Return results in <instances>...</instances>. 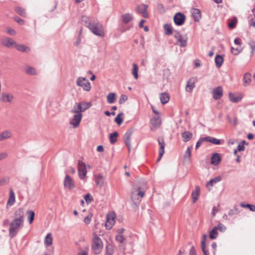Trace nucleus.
Instances as JSON below:
<instances>
[{
  "instance_id": "1",
  "label": "nucleus",
  "mask_w": 255,
  "mask_h": 255,
  "mask_svg": "<svg viewBox=\"0 0 255 255\" xmlns=\"http://www.w3.org/2000/svg\"><path fill=\"white\" fill-rule=\"evenodd\" d=\"M88 28L95 35L104 37L105 36V31L104 27L102 24L99 22L97 20H95L92 23H89Z\"/></svg>"
},
{
  "instance_id": "2",
  "label": "nucleus",
  "mask_w": 255,
  "mask_h": 255,
  "mask_svg": "<svg viewBox=\"0 0 255 255\" xmlns=\"http://www.w3.org/2000/svg\"><path fill=\"white\" fill-rule=\"evenodd\" d=\"M94 238L92 240L91 250L96 255L100 254L103 247V242L96 233H93Z\"/></svg>"
},
{
  "instance_id": "3",
  "label": "nucleus",
  "mask_w": 255,
  "mask_h": 255,
  "mask_svg": "<svg viewBox=\"0 0 255 255\" xmlns=\"http://www.w3.org/2000/svg\"><path fill=\"white\" fill-rule=\"evenodd\" d=\"M23 226V221H21L19 219H14L9 224V236L10 238L14 237Z\"/></svg>"
},
{
  "instance_id": "4",
  "label": "nucleus",
  "mask_w": 255,
  "mask_h": 255,
  "mask_svg": "<svg viewBox=\"0 0 255 255\" xmlns=\"http://www.w3.org/2000/svg\"><path fill=\"white\" fill-rule=\"evenodd\" d=\"M174 37L176 39V44L180 47H185L187 44V37L183 36L179 31H175Z\"/></svg>"
},
{
  "instance_id": "5",
  "label": "nucleus",
  "mask_w": 255,
  "mask_h": 255,
  "mask_svg": "<svg viewBox=\"0 0 255 255\" xmlns=\"http://www.w3.org/2000/svg\"><path fill=\"white\" fill-rule=\"evenodd\" d=\"M186 19L185 15L180 12H177L173 16V21L175 25L177 26L182 25Z\"/></svg>"
},
{
  "instance_id": "6",
  "label": "nucleus",
  "mask_w": 255,
  "mask_h": 255,
  "mask_svg": "<svg viewBox=\"0 0 255 255\" xmlns=\"http://www.w3.org/2000/svg\"><path fill=\"white\" fill-rule=\"evenodd\" d=\"M134 129L133 128H129L125 133L124 136L125 144L128 147L129 151H130L131 147L130 137L134 131Z\"/></svg>"
},
{
  "instance_id": "7",
  "label": "nucleus",
  "mask_w": 255,
  "mask_h": 255,
  "mask_svg": "<svg viewBox=\"0 0 255 255\" xmlns=\"http://www.w3.org/2000/svg\"><path fill=\"white\" fill-rule=\"evenodd\" d=\"M78 175L79 178L83 180L85 178L87 171L85 163L81 160L78 161Z\"/></svg>"
},
{
  "instance_id": "8",
  "label": "nucleus",
  "mask_w": 255,
  "mask_h": 255,
  "mask_svg": "<svg viewBox=\"0 0 255 255\" xmlns=\"http://www.w3.org/2000/svg\"><path fill=\"white\" fill-rule=\"evenodd\" d=\"M0 43L4 47L11 48L14 47L16 42L12 38L5 36L0 39Z\"/></svg>"
},
{
  "instance_id": "9",
  "label": "nucleus",
  "mask_w": 255,
  "mask_h": 255,
  "mask_svg": "<svg viewBox=\"0 0 255 255\" xmlns=\"http://www.w3.org/2000/svg\"><path fill=\"white\" fill-rule=\"evenodd\" d=\"M146 185L145 184L143 185V187L135 185L132 188L131 192L134 193H135V194L138 197L139 199H142L145 194V190L144 188H146Z\"/></svg>"
},
{
  "instance_id": "10",
  "label": "nucleus",
  "mask_w": 255,
  "mask_h": 255,
  "mask_svg": "<svg viewBox=\"0 0 255 255\" xmlns=\"http://www.w3.org/2000/svg\"><path fill=\"white\" fill-rule=\"evenodd\" d=\"M157 141L160 146L159 149V156L158 159H157V161L158 162L161 159L162 156H163L164 153V148L165 146V143L164 142V138L162 136H160L158 137Z\"/></svg>"
},
{
  "instance_id": "11",
  "label": "nucleus",
  "mask_w": 255,
  "mask_h": 255,
  "mask_svg": "<svg viewBox=\"0 0 255 255\" xmlns=\"http://www.w3.org/2000/svg\"><path fill=\"white\" fill-rule=\"evenodd\" d=\"M148 5L145 4H142L136 6L135 11L137 13L142 14V15L144 18H148L149 14L147 12V8Z\"/></svg>"
},
{
  "instance_id": "12",
  "label": "nucleus",
  "mask_w": 255,
  "mask_h": 255,
  "mask_svg": "<svg viewBox=\"0 0 255 255\" xmlns=\"http://www.w3.org/2000/svg\"><path fill=\"white\" fill-rule=\"evenodd\" d=\"M107 221L105 223V227L106 229L110 230L112 229L113 226L115 223L116 216L114 214H107L106 216Z\"/></svg>"
},
{
  "instance_id": "13",
  "label": "nucleus",
  "mask_w": 255,
  "mask_h": 255,
  "mask_svg": "<svg viewBox=\"0 0 255 255\" xmlns=\"http://www.w3.org/2000/svg\"><path fill=\"white\" fill-rule=\"evenodd\" d=\"M130 198L132 201V203L131 204L132 207L135 211L138 210L141 199H139L135 193H134L132 192L131 193Z\"/></svg>"
},
{
  "instance_id": "14",
  "label": "nucleus",
  "mask_w": 255,
  "mask_h": 255,
  "mask_svg": "<svg viewBox=\"0 0 255 255\" xmlns=\"http://www.w3.org/2000/svg\"><path fill=\"white\" fill-rule=\"evenodd\" d=\"M82 118V114L80 113H77V114H75L71 120L70 124L72 125L74 128H77L80 125Z\"/></svg>"
},
{
  "instance_id": "15",
  "label": "nucleus",
  "mask_w": 255,
  "mask_h": 255,
  "mask_svg": "<svg viewBox=\"0 0 255 255\" xmlns=\"http://www.w3.org/2000/svg\"><path fill=\"white\" fill-rule=\"evenodd\" d=\"M228 96L230 101L234 103L239 102L243 98V94L239 93L234 94L232 92H230Z\"/></svg>"
},
{
  "instance_id": "16",
  "label": "nucleus",
  "mask_w": 255,
  "mask_h": 255,
  "mask_svg": "<svg viewBox=\"0 0 255 255\" xmlns=\"http://www.w3.org/2000/svg\"><path fill=\"white\" fill-rule=\"evenodd\" d=\"M64 186L70 190L75 187V184L72 177L68 174H66L65 176L64 180Z\"/></svg>"
},
{
  "instance_id": "17",
  "label": "nucleus",
  "mask_w": 255,
  "mask_h": 255,
  "mask_svg": "<svg viewBox=\"0 0 255 255\" xmlns=\"http://www.w3.org/2000/svg\"><path fill=\"white\" fill-rule=\"evenodd\" d=\"M223 95V89L221 86H218L213 89V97L214 100H217L221 99Z\"/></svg>"
},
{
  "instance_id": "18",
  "label": "nucleus",
  "mask_w": 255,
  "mask_h": 255,
  "mask_svg": "<svg viewBox=\"0 0 255 255\" xmlns=\"http://www.w3.org/2000/svg\"><path fill=\"white\" fill-rule=\"evenodd\" d=\"M190 11L194 20L195 22L199 21L201 18V13L200 10L198 8H193L191 9Z\"/></svg>"
},
{
  "instance_id": "19",
  "label": "nucleus",
  "mask_w": 255,
  "mask_h": 255,
  "mask_svg": "<svg viewBox=\"0 0 255 255\" xmlns=\"http://www.w3.org/2000/svg\"><path fill=\"white\" fill-rule=\"evenodd\" d=\"M77 85L82 87L83 90L86 91H89L91 88L89 81H77Z\"/></svg>"
},
{
  "instance_id": "20",
  "label": "nucleus",
  "mask_w": 255,
  "mask_h": 255,
  "mask_svg": "<svg viewBox=\"0 0 255 255\" xmlns=\"http://www.w3.org/2000/svg\"><path fill=\"white\" fill-rule=\"evenodd\" d=\"M221 161V157L219 153H214L211 158V163L213 165H218Z\"/></svg>"
},
{
  "instance_id": "21",
  "label": "nucleus",
  "mask_w": 255,
  "mask_h": 255,
  "mask_svg": "<svg viewBox=\"0 0 255 255\" xmlns=\"http://www.w3.org/2000/svg\"><path fill=\"white\" fill-rule=\"evenodd\" d=\"M200 189L198 186L195 187L194 191H193L191 194L192 197V202L195 203L198 199V197L200 195Z\"/></svg>"
},
{
  "instance_id": "22",
  "label": "nucleus",
  "mask_w": 255,
  "mask_h": 255,
  "mask_svg": "<svg viewBox=\"0 0 255 255\" xmlns=\"http://www.w3.org/2000/svg\"><path fill=\"white\" fill-rule=\"evenodd\" d=\"M181 136L184 142H186L191 140L193 137V133L189 131H185L181 133Z\"/></svg>"
},
{
  "instance_id": "23",
  "label": "nucleus",
  "mask_w": 255,
  "mask_h": 255,
  "mask_svg": "<svg viewBox=\"0 0 255 255\" xmlns=\"http://www.w3.org/2000/svg\"><path fill=\"white\" fill-rule=\"evenodd\" d=\"M203 139L204 140H206L207 142H210L215 145H220L222 143L220 139L211 136H206L204 137Z\"/></svg>"
},
{
  "instance_id": "24",
  "label": "nucleus",
  "mask_w": 255,
  "mask_h": 255,
  "mask_svg": "<svg viewBox=\"0 0 255 255\" xmlns=\"http://www.w3.org/2000/svg\"><path fill=\"white\" fill-rule=\"evenodd\" d=\"M14 47L19 51L21 52H28L30 51V48L23 44H18L16 42Z\"/></svg>"
},
{
  "instance_id": "25",
  "label": "nucleus",
  "mask_w": 255,
  "mask_h": 255,
  "mask_svg": "<svg viewBox=\"0 0 255 255\" xmlns=\"http://www.w3.org/2000/svg\"><path fill=\"white\" fill-rule=\"evenodd\" d=\"M16 218L14 219H19L24 222V213L23 208H19L14 213Z\"/></svg>"
},
{
  "instance_id": "26",
  "label": "nucleus",
  "mask_w": 255,
  "mask_h": 255,
  "mask_svg": "<svg viewBox=\"0 0 255 255\" xmlns=\"http://www.w3.org/2000/svg\"><path fill=\"white\" fill-rule=\"evenodd\" d=\"M15 202V194L13 189H9V196L7 201V205H12Z\"/></svg>"
},
{
  "instance_id": "27",
  "label": "nucleus",
  "mask_w": 255,
  "mask_h": 255,
  "mask_svg": "<svg viewBox=\"0 0 255 255\" xmlns=\"http://www.w3.org/2000/svg\"><path fill=\"white\" fill-rule=\"evenodd\" d=\"M95 20V19L90 18L86 15H83L81 17V22L82 24H84L88 28L89 27V23H92Z\"/></svg>"
},
{
  "instance_id": "28",
  "label": "nucleus",
  "mask_w": 255,
  "mask_h": 255,
  "mask_svg": "<svg viewBox=\"0 0 255 255\" xmlns=\"http://www.w3.org/2000/svg\"><path fill=\"white\" fill-rule=\"evenodd\" d=\"M193 147L192 146H188L187 148L186 151L184 155V162H189L191 159V150Z\"/></svg>"
},
{
  "instance_id": "29",
  "label": "nucleus",
  "mask_w": 255,
  "mask_h": 255,
  "mask_svg": "<svg viewBox=\"0 0 255 255\" xmlns=\"http://www.w3.org/2000/svg\"><path fill=\"white\" fill-rule=\"evenodd\" d=\"M169 95L167 93H162L160 94L161 103L164 105L167 103L169 100Z\"/></svg>"
},
{
  "instance_id": "30",
  "label": "nucleus",
  "mask_w": 255,
  "mask_h": 255,
  "mask_svg": "<svg viewBox=\"0 0 255 255\" xmlns=\"http://www.w3.org/2000/svg\"><path fill=\"white\" fill-rule=\"evenodd\" d=\"M13 98V97L11 94L2 93L0 97V100L3 102H10Z\"/></svg>"
},
{
  "instance_id": "31",
  "label": "nucleus",
  "mask_w": 255,
  "mask_h": 255,
  "mask_svg": "<svg viewBox=\"0 0 255 255\" xmlns=\"http://www.w3.org/2000/svg\"><path fill=\"white\" fill-rule=\"evenodd\" d=\"M117 99L116 94L114 93H109L107 97V102L109 104H113L115 102Z\"/></svg>"
},
{
  "instance_id": "32",
  "label": "nucleus",
  "mask_w": 255,
  "mask_h": 255,
  "mask_svg": "<svg viewBox=\"0 0 255 255\" xmlns=\"http://www.w3.org/2000/svg\"><path fill=\"white\" fill-rule=\"evenodd\" d=\"M215 61L217 67H220L223 64L224 61L223 57L220 55L217 54L215 57Z\"/></svg>"
},
{
  "instance_id": "33",
  "label": "nucleus",
  "mask_w": 255,
  "mask_h": 255,
  "mask_svg": "<svg viewBox=\"0 0 255 255\" xmlns=\"http://www.w3.org/2000/svg\"><path fill=\"white\" fill-rule=\"evenodd\" d=\"M150 123L152 126L157 128L159 127L161 125V120L159 119L158 115L157 117L152 118L150 121Z\"/></svg>"
},
{
  "instance_id": "34",
  "label": "nucleus",
  "mask_w": 255,
  "mask_h": 255,
  "mask_svg": "<svg viewBox=\"0 0 255 255\" xmlns=\"http://www.w3.org/2000/svg\"><path fill=\"white\" fill-rule=\"evenodd\" d=\"M95 182L97 186L101 187L104 182V178L102 175H99L95 176Z\"/></svg>"
},
{
  "instance_id": "35",
  "label": "nucleus",
  "mask_w": 255,
  "mask_h": 255,
  "mask_svg": "<svg viewBox=\"0 0 255 255\" xmlns=\"http://www.w3.org/2000/svg\"><path fill=\"white\" fill-rule=\"evenodd\" d=\"M122 21L127 24L133 19V17L130 13H125L122 16Z\"/></svg>"
},
{
  "instance_id": "36",
  "label": "nucleus",
  "mask_w": 255,
  "mask_h": 255,
  "mask_svg": "<svg viewBox=\"0 0 255 255\" xmlns=\"http://www.w3.org/2000/svg\"><path fill=\"white\" fill-rule=\"evenodd\" d=\"M119 136V133L117 131H114L110 134L109 138L111 144H114L117 141V137Z\"/></svg>"
},
{
  "instance_id": "37",
  "label": "nucleus",
  "mask_w": 255,
  "mask_h": 255,
  "mask_svg": "<svg viewBox=\"0 0 255 255\" xmlns=\"http://www.w3.org/2000/svg\"><path fill=\"white\" fill-rule=\"evenodd\" d=\"M27 218L30 224H32L34 221L35 217V213L33 210H28L26 212Z\"/></svg>"
},
{
  "instance_id": "38",
  "label": "nucleus",
  "mask_w": 255,
  "mask_h": 255,
  "mask_svg": "<svg viewBox=\"0 0 255 255\" xmlns=\"http://www.w3.org/2000/svg\"><path fill=\"white\" fill-rule=\"evenodd\" d=\"M79 104H81L82 113L88 110L92 106V103L91 102L83 101L79 102Z\"/></svg>"
},
{
  "instance_id": "39",
  "label": "nucleus",
  "mask_w": 255,
  "mask_h": 255,
  "mask_svg": "<svg viewBox=\"0 0 255 255\" xmlns=\"http://www.w3.org/2000/svg\"><path fill=\"white\" fill-rule=\"evenodd\" d=\"M218 233L217 227H214L213 229L209 232V238L211 240H214L218 237Z\"/></svg>"
},
{
  "instance_id": "40",
  "label": "nucleus",
  "mask_w": 255,
  "mask_h": 255,
  "mask_svg": "<svg viewBox=\"0 0 255 255\" xmlns=\"http://www.w3.org/2000/svg\"><path fill=\"white\" fill-rule=\"evenodd\" d=\"M221 180V177L220 176H218L215 177L214 178L211 179L207 183H206V186H213L214 183H216Z\"/></svg>"
},
{
  "instance_id": "41",
  "label": "nucleus",
  "mask_w": 255,
  "mask_h": 255,
  "mask_svg": "<svg viewBox=\"0 0 255 255\" xmlns=\"http://www.w3.org/2000/svg\"><path fill=\"white\" fill-rule=\"evenodd\" d=\"M15 11L16 12V13H17L19 15L22 17H25L26 16V12L25 11V9L21 7H15Z\"/></svg>"
},
{
  "instance_id": "42",
  "label": "nucleus",
  "mask_w": 255,
  "mask_h": 255,
  "mask_svg": "<svg viewBox=\"0 0 255 255\" xmlns=\"http://www.w3.org/2000/svg\"><path fill=\"white\" fill-rule=\"evenodd\" d=\"M195 87V83L194 81H187L186 86V90L187 92H191Z\"/></svg>"
},
{
  "instance_id": "43",
  "label": "nucleus",
  "mask_w": 255,
  "mask_h": 255,
  "mask_svg": "<svg viewBox=\"0 0 255 255\" xmlns=\"http://www.w3.org/2000/svg\"><path fill=\"white\" fill-rule=\"evenodd\" d=\"M114 248L112 244H108L106 247V255H113L114 254Z\"/></svg>"
},
{
  "instance_id": "44",
  "label": "nucleus",
  "mask_w": 255,
  "mask_h": 255,
  "mask_svg": "<svg viewBox=\"0 0 255 255\" xmlns=\"http://www.w3.org/2000/svg\"><path fill=\"white\" fill-rule=\"evenodd\" d=\"M71 112L76 114L79 113H82L81 104H79V103H76L75 105L74 106L73 108L71 110Z\"/></svg>"
},
{
  "instance_id": "45",
  "label": "nucleus",
  "mask_w": 255,
  "mask_h": 255,
  "mask_svg": "<svg viewBox=\"0 0 255 255\" xmlns=\"http://www.w3.org/2000/svg\"><path fill=\"white\" fill-rule=\"evenodd\" d=\"M164 28L165 30V34L167 35H170L172 34L173 31L172 27L171 25L167 23L165 24L164 25Z\"/></svg>"
},
{
  "instance_id": "46",
  "label": "nucleus",
  "mask_w": 255,
  "mask_h": 255,
  "mask_svg": "<svg viewBox=\"0 0 255 255\" xmlns=\"http://www.w3.org/2000/svg\"><path fill=\"white\" fill-rule=\"evenodd\" d=\"M25 71L28 75H34L37 74L35 69L31 66H26Z\"/></svg>"
},
{
  "instance_id": "47",
  "label": "nucleus",
  "mask_w": 255,
  "mask_h": 255,
  "mask_svg": "<svg viewBox=\"0 0 255 255\" xmlns=\"http://www.w3.org/2000/svg\"><path fill=\"white\" fill-rule=\"evenodd\" d=\"M11 136V132L9 131L5 130L0 134V141L9 138Z\"/></svg>"
},
{
  "instance_id": "48",
  "label": "nucleus",
  "mask_w": 255,
  "mask_h": 255,
  "mask_svg": "<svg viewBox=\"0 0 255 255\" xmlns=\"http://www.w3.org/2000/svg\"><path fill=\"white\" fill-rule=\"evenodd\" d=\"M44 243L46 246H50L52 244V238L50 233L48 234L45 238Z\"/></svg>"
},
{
  "instance_id": "49",
  "label": "nucleus",
  "mask_w": 255,
  "mask_h": 255,
  "mask_svg": "<svg viewBox=\"0 0 255 255\" xmlns=\"http://www.w3.org/2000/svg\"><path fill=\"white\" fill-rule=\"evenodd\" d=\"M124 115L123 113L119 114L115 119V122L118 126H120L123 122V118L122 116Z\"/></svg>"
},
{
  "instance_id": "50",
  "label": "nucleus",
  "mask_w": 255,
  "mask_h": 255,
  "mask_svg": "<svg viewBox=\"0 0 255 255\" xmlns=\"http://www.w3.org/2000/svg\"><path fill=\"white\" fill-rule=\"evenodd\" d=\"M138 67L137 65L135 63H133V69L132 70V74L133 75V77L135 79H137L138 77Z\"/></svg>"
},
{
  "instance_id": "51",
  "label": "nucleus",
  "mask_w": 255,
  "mask_h": 255,
  "mask_svg": "<svg viewBox=\"0 0 255 255\" xmlns=\"http://www.w3.org/2000/svg\"><path fill=\"white\" fill-rule=\"evenodd\" d=\"M239 213V211L237 206H234V208L231 209L229 212V216L237 215Z\"/></svg>"
},
{
  "instance_id": "52",
  "label": "nucleus",
  "mask_w": 255,
  "mask_h": 255,
  "mask_svg": "<svg viewBox=\"0 0 255 255\" xmlns=\"http://www.w3.org/2000/svg\"><path fill=\"white\" fill-rule=\"evenodd\" d=\"M87 74L88 75H91V77H79L77 80H87V78H89L90 80H95L96 79V76L92 73V72L91 71H88Z\"/></svg>"
},
{
  "instance_id": "53",
  "label": "nucleus",
  "mask_w": 255,
  "mask_h": 255,
  "mask_svg": "<svg viewBox=\"0 0 255 255\" xmlns=\"http://www.w3.org/2000/svg\"><path fill=\"white\" fill-rule=\"evenodd\" d=\"M156 8L157 10L160 13H163L165 12V9L164 5L162 3H157Z\"/></svg>"
},
{
  "instance_id": "54",
  "label": "nucleus",
  "mask_w": 255,
  "mask_h": 255,
  "mask_svg": "<svg viewBox=\"0 0 255 255\" xmlns=\"http://www.w3.org/2000/svg\"><path fill=\"white\" fill-rule=\"evenodd\" d=\"M115 239L117 241L119 242L121 244H123L124 241H125V238L123 235H117L115 237Z\"/></svg>"
},
{
  "instance_id": "55",
  "label": "nucleus",
  "mask_w": 255,
  "mask_h": 255,
  "mask_svg": "<svg viewBox=\"0 0 255 255\" xmlns=\"http://www.w3.org/2000/svg\"><path fill=\"white\" fill-rule=\"evenodd\" d=\"M84 199L85 200L86 203L89 204L93 201V198L90 193H88L84 196Z\"/></svg>"
},
{
  "instance_id": "56",
  "label": "nucleus",
  "mask_w": 255,
  "mask_h": 255,
  "mask_svg": "<svg viewBox=\"0 0 255 255\" xmlns=\"http://www.w3.org/2000/svg\"><path fill=\"white\" fill-rule=\"evenodd\" d=\"M128 100V96L126 95H122L119 100V104L121 105Z\"/></svg>"
},
{
  "instance_id": "57",
  "label": "nucleus",
  "mask_w": 255,
  "mask_h": 255,
  "mask_svg": "<svg viewBox=\"0 0 255 255\" xmlns=\"http://www.w3.org/2000/svg\"><path fill=\"white\" fill-rule=\"evenodd\" d=\"M217 230H219L221 232H224L226 230V227L222 223H219L217 226Z\"/></svg>"
},
{
  "instance_id": "58",
  "label": "nucleus",
  "mask_w": 255,
  "mask_h": 255,
  "mask_svg": "<svg viewBox=\"0 0 255 255\" xmlns=\"http://www.w3.org/2000/svg\"><path fill=\"white\" fill-rule=\"evenodd\" d=\"M237 22V20L236 18H235V19H233L232 21L229 22V23L228 24L229 27L230 28H232V29L236 27Z\"/></svg>"
},
{
  "instance_id": "59",
  "label": "nucleus",
  "mask_w": 255,
  "mask_h": 255,
  "mask_svg": "<svg viewBox=\"0 0 255 255\" xmlns=\"http://www.w3.org/2000/svg\"><path fill=\"white\" fill-rule=\"evenodd\" d=\"M9 178L8 177H4L0 180V185H4L8 183Z\"/></svg>"
},
{
  "instance_id": "60",
  "label": "nucleus",
  "mask_w": 255,
  "mask_h": 255,
  "mask_svg": "<svg viewBox=\"0 0 255 255\" xmlns=\"http://www.w3.org/2000/svg\"><path fill=\"white\" fill-rule=\"evenodd\" d=\"M203 138H204V137H201L197 141V142H196V146H195L196 149H197L201 146V144L202 142L207 141L206 140H204V139Z\"/></svg>"
},
{
  "instance_id": "61",
  "label": "nucleus",
  "mask_w": 255,
  "mask_h": 255,
  "mask_svg": "<svg viewBox=\"0 0 255 255\" xmlns=\"http://www.w3.org/2000/svg\"><path fill=\"white\" fill-rule=\"evenodd\" d=\"M241 52V49L239 48H234L233 47H231V52L234 55H238Z\"/></svg>"
},
{
  "instance_id": "62",
  "label": "nucleus",
  "mask_w": 255,
  "mask_h": 255,
  "mask_svg": "<svg viewBox=\"0 0 255 255\" xmlns=\"http://www.w3.org/2000/svg\"><path fill=\"white\" fill-rule=\"evenodd\" d=\"M14 19L20 25H23L24 23V21L18 17H15Z\"/></svg>"
},
{
  "instance_id": "63",
  "label": "nucleus",
  "mask_w": 255,
  "mask_h": 255,
  "mask_svg": "<svg viewBox=\"0 0 255 255\" xmlns=\"http://www.w3.org/2000/svg\"><path fill=\"white\" fill-rule=\"evenodd\" d=\"M237 150L239 151V152L243 151L245 149V147L244 146L242 143L240 142V143L238 144L237 146Z\"/></svg>"
},
{
  "instance_id": "64",
  "label": "nucleus",
  "mask_w": 255,
  "mask_h": 255,
  "mask_svg": "<svg viewBox=\"0 0 255 255\" xmlns=\"http://www.w3.org/2000/svg\"><path fill=\"white\" fill-rule=\"evenodd\" d=\"M189 255H197L194 246H192L190 249Z\"/></svg>"
}]
</instances>
